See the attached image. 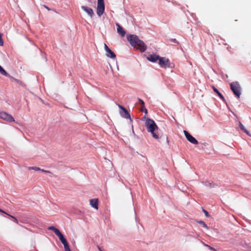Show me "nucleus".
Instances as JSON below:
<instances>
[{
    "label": "nucleus",
    "instance_id": "17",
    "mask_svg": "<svg viewBox=\"0 0 251 251\" xmlns=\"http://www.w3.org/2000/svg\"><path fill=\"white\" fill-rule=\"evenodd\" d=\"M160 67L162 68L166 69L167 68H172L174 66V64H159Z\"/></svg>",
    "mask_w": 251,
    "mask_h": 251
},
{
    "label": "nucleus",
    "instance_id": "11",
    "mask_svg": "<svg viewBox=\"0 0 251 251\" xmlns=\"http://www.w3.org/2000/svg\"><path fill=\"white\" fill-rule=\"evenodd\" d=\"M117 32L121 35L122 37H124L126 35V31L119 24L116 23Z\"/></svg>",
    "mask_w": 251,
    "mask_h": 251
},
{
    "label": "nucleus",
    "instance_id": "4",
    "mask_svg": "<svg viewBox=\"0 0 251 251\" xmlns=\"http://www.w3.org/2000/svg\"><path fill=\"white\" fill-rule=\"evenodd\" d=\"M230 89L234 94L239 98L241 95V87L238 81H234L230 84Z\"/></svg>",
    "mask_w": 251,
    "mask_h": 251
},
{
    "label": "nucleus",
    "instance_id": "18",
    "mask_svg": "<svg viewBox=\"0 0 251 251\" xmlns=\"http://www.w3.org/2000/svg\"><path fill=\"white\" fill-rule=\"evenodd\" d=\"M48 229L49 230L53 231L56 235L60 232L59 229H58L57 228H56L55 227H54L53 226H49L48 228Z\"/></svg>",
    "mask_w": 251,
    "mask_h": 251
},
{
    "label": "nucleus",
    "instance_id": "35",
    "mask_svg": "<svg viewBox=\"0 0 251 251\" xmlns=\"http://www.w3.org/2000/svg\"><path fill=\"white\" fill-rule=\"evenodd\" d=\"M44 6L48 10H50V9L46 5H44Z\"/></svg>",
    "mask_w": 251,
    "mask_h": 251
},
{
    "label": "nucleus",
    "instance_id": "33",
    "mask_svg": "<svg viewBox=\"0 0 251 251\" xmlns=\"http://www.w3.org/2000/svg\"><path fill=\"white\" fill-rule=\"evenodd\" d=\"M61 242L63 244V245L68 243L66 239V238L65 239H64L63 241H61Z\"/></svg>",
    "mask_w": 251,
    "mask_h": 251
},
{
    "label": "nucleus",
    "instance_id": "28",
    "mask_svg": "<svg viewBox=\"0 0 251 251\" xmlns=\"http://www.w3.org/2000/svg\"><path fill=\"white\" fill-rule=\"evenodd\" d=\"M141 110L143 112H144L146 114H147L148 112V111H147V109L145 107L144 105V107L143 106H142Z\"/></svg>",
    "mask_w": 251,
    "mask_h": 251
},
{
    "label": "nucleus",
    "instance_id": "7",
    "mask_svg": "<svg viewBox=\"0 0 251 251\" xmlns=\"http://www.w3.org/2000/svg\"><path fill=\"white\" fill-rule=\"evenodd\" d=\"M118 106L121 109V111H120V115L122 117L126 119H129L130 121H132L130 115L128 111L124 107L121 105H119Z\"/></svg>",
    "mask_w": 251,
    "mask_h": 251
},
{
    "label": "nucleus",
    "instance_id": "19",
    "mask_svg": "<svg viewBox=\"0 0 251 251\" xmlns=\"http://www.w3.org/2000/svg\"><path fill=\"white\" fill-rule=\"evenodd\" d=\"M0 73L6 76H10V75L4 70V69L0 66Z\"/></svg>",
    "mask_w": 251,
    "mask_h": 251
},
{
    "label": "nucleus",
    "instance_id": "15",
    "mask_svg": "<svg viewBox=\"0 0 251 251\" xmlns=\"http://www.w3.org/2000/svg\"><path fill=\"white\" fill-rule=\"evenodd\" d=\"M106 56L111 58H114L116 57V54L110 49L106 52Z\"/></svg>",
    "mask_w": 251,
    "mask_h": 251
},
{
    "label": "nucleus",
    "instance_id": "25",
    "mask_svg": "<svg viewBox=\"0 0 251 251\" xmlns=\"http://www.w3.org/2000/svg\"><path fill=\"white\" fill-rule=\"evenodd\" d=\"M3 45V41L2 39V34L0 33V46H2Z\"/></svg>",
    "mask_w": 251,
    "mask_h": 251
},
{
    "label": "nucleus",
    "instance_id": "36",
    "mask_svg": "<svg viewBox=\"0 0 251 251\" xmlns=\"http://www.w3.org/2000/svg\"><path fill=\"white\" fill-rule=\"evenodd\" d=\"M0 212H2V213H5L7 214V213L6 212H5L3 210H2V209H0Z\"/></svg>",
    "mask_w": 251,
    "mask_h": 251
},
{
    "label": "nucleus",
    "instance_id": "12",
    "mask_svg": "<svg viewBox=\"0 0 251 251\" xmlns=\"http://www.w3.org/2000/svg\"><path fill=\"white\" fill-rule=\"evenodd\" d=\"M90 204L92 207L98 209V200L97 199H93L90 200Z\"/></svg>",
    "mask_w": 251,
    "mask_h": 251
},
{
    "label": "nucleus",
    "instance_id": "1",
    "mask_svg": "<svg viewBox=\"0 0 251 251\" xmlns=\"http://www.w3.org/2000/svg\"><path fill=\"white\" fill-rule=\"evenodd\" d=\"M127 39L131 46L139 50L141 52H144L147 50V46L144 42L139 39L135 35H129L127 36Z\"/></svg>",
    "mask_w": 251,
    "mask_h": 251
},
{
    "label": "nucleus",
    "instance_id": "22",
    "mask_svg": "<svg viewBox=\"0 0 251 251\" xmlns=\"http://www.w3.org/2000/svg\"><path fill=\"white\" fill-rule=\"evenodd\" d=\"M197 222L201 224L203 227L206 228V229H208V227L205 224V223L202 221H197Z\"/></svg>",
    "mask_w": 251,
    "mask_h": 251
},
{
    "label": "nucleus",
    "instance_id": "27",
    "mask_svg": "<svg viewBox=\"0 0 251 251\" xmlns=\"http://www.w3.org/2000/svg\"><path fill=\"white\" fill-rule=\"evenodd\" d=\"M138 100L139 102L140 103V104L142 105V106L144 107V105H145V102H144V101L139 98L138 99Z\"/></svg>",
    "mask_w": 251,
    "mask_h": 251
},
{
    "label": "nucleus",
    "instance_id": "30",
    "mask_svg": "<svg viewBox=\"0 0 251 251\" xmlns=\"http://www.w3.org/2000/svg\"><path fill=\"white\" fill-rule=\"evenodd\" d=\"M204 245L206 247H207L210 250H212V251H215V249L207 245H206V244H204Z\"/></svg>",
    "mask_w": 251,
    "mask_h": 251
},
{
    "label": "nucleus",
    "instance_id": "24",
    "mask_svg": "<svg viewBox=\"0 0 251 251\" xmlns=\"http://www.w3.org/2000/svg\"><path fill=\"white\" fill-rule=\"evenodd\" d=\"M28 169L29 170H35L36 171H41V169L38 168V167H29L28 168Z\"/></svg>",
    "mask_w": 251,
    "mask_h": 251
},
{
    "label": "nucleus",
    "instance_id": "31",
    "mask_svg": "<svg viewBox=\"0 0 251 251\" xmlns=\"http://www.w3.org/2000/svg\"><path fill=\"white\" fill-rule=\"evenodd\" d=\"M10 217H11L13 219V221H14L15 223H17V224H18V220H17V219L15 217H13V216H10Z\"/></svg>",
    "mask_w": 251,
    "mask_h": 251
},
{
    "label": "nucleus",
    "instance_id": "20",
    "mask_svg": "<svg viewBox=\"0 0 251 251\" xmlns=\"http://www.w3.org/2000/svg\"><path fill=\"white\" fill-rule=\"evenodd\" d=\"M239 126L240 128V129L243 131L245 133L247 134H249V132L245 129L244 126L242 125V124L241 122H239Z\"/></svg>",
    "mask_w": 251,
    "mask_h": 251
},
{
    "label": "nucleus",
    "instance_id": "8",
    "mask_svg": "<svg viewBox=\"0 0 251 251\" xmlns=\"http://www.w3.org/2000/svg\"><path fill=\"white\" fill-rule=\"evenodd\" d=\"M0 118L8 122L15 121L14 118L8 113L0 111Z\"/></svg>",
    "mask_w": 251,
    "mask_h": 251
},
{
    "label": "nucleus",
    "instance_id": "32",
    "mask_svg": "<svg viewBox=\"0 0 251 251\" xmlns=\"http://www.w3.org/2000/svg\"><path fill=\"white\" fill-rule=\"evenodd\" d=\"M41 171L42 172H44V173H49V174H51L50 172V171H47V170H43V169H41Z\"/></svg>",
    "mask_w": 251,
    "mask_h": 251
},
{
    "label": "nucleus",
    "instance_id": "3",
    "mask_svg": "<svg viewBox=\"0 0 251 251\" xmlns=\"http://www.w3.org/2000/svg\"><path fill=\"white\" fill-rule=\"evenodd\" d=\"M145 124L148 131L151 133L153 138L158 139L159 138V135L158 132V127L154 121L148 118L146 120Z\"/></svg>",
    "mask_w": 251,
    "mask_h": 251
},
{
    "label": "nucleus",
    "instance_id": "37",
    "mask_svg": "<svg viewBox=\"0 0 251 251\" xmlns=\"http://www.w3.org/2000/svg\"><path fill=\"white\" fill-rule=\"evenodd\" d=\"M65 251H71L70 248L65 249Z\"/></svg>",
    "mask_w": 251,
    "mask_h": 251
},
{
    "label": "nucleus",
    "instance_id": "5",
    "mask_svg": "<svg viewBox=\"0 0 251 251\" xmlns=\"http://www.w3.org/2000/svg\"><path fill=\"white\" fill-rule=\"evenodd\" d=\"M147 59L149 61L154 62L159 60V63H169L170 60L166 57H160L156 54H150L147 57Z\"/></svg>",
    "mask_w": 251,
    "mask_h": 251
},
{
    "label": "nucleus",
    "instance_id": "26",
    "mask_svg": "<svg viewBox=\"0 0 251 251\" xmlns=\"http://www.w3.org/2000/svg\"><path fill=\"white\" fill-rule=\"evenodd\" d=\"M202 211H203V213H204L206 217H209L210 216L208 212L206 210H205L204 209H202Z\"/></svg>",
    "mask_w": 251,
    "mask_h": 251
},
{
    "label": "nucleus",
    "instance_id": "21",
    "mask_svg": "<svg viewBox=\"0 0 251 251\" xmlns=\"http://www.w3.org/2000/svg\"><path fill=\"white\" fill-rule=\"evenodd\" d=\"M204 185L206 186L210 187V188L214 187L215 186V184L211 183V182H208V181L205 182L204 183Z\"/></svg>",
    "mask_w": 251,
    "mask_h": 251
},
{
    "label": "nucleus",
    "instance_id": "9",
    "mask_svg": "<svg viewBox=\"0 0 251 251\" xmlns=\"http://www.w3.org/2000/svg\"><path fill=\"white\" fill-rule=\"evenodd\" d=\"M184 134L187 140L193 144L197 145L198 144V141L192 136L187 131L184 130Z\"/></svg>",
    "mask_w": 251,
    "mask_h": 251
},
{
    "label": "nucleus",
    "instance_id": "10",
    "mask_svg": "<svg viewBox=\"0 0 251 251\" xmlns=\"http://www.w3.org/2000/svg\"><path fill=\"white\" fill-rule=\"evenodd\" d=\"M81 8L82 10H83L85 12H86L88 15H89L91 17H93L94 15V11L93 9L91 8H89L86 6H81Z\"/></svg>",
    "mask_w": 251,
    "mask_h": 251
},
{
    "label": "nucleus",
    "instance_id": "34",
    "mask_svg": "<svg viewBox=\"0 0 251 251\" xmlns=\"http://www.w3.org/2000/svg\"><path fill=\"white\" fill-rule=\"evenodd\" d=\"M64 246L65 249H68L70 248L68 243H67V244L64 245Z\"/></svg>",
    "mask_w": 251,
    "mask_h": 251
},
{
    "label": "nucleus",
    "instance_id": "23",
    "mask_svg": "<svg viewBox=\"0 0 251 251\" xmlns=\"http://www.w3.org/2000/svg\"><path fill=\"white\" fill-rule=\"evenodd\" d=\"M56 235L59 238L60 241H63L65 238L64 237L63 235L60 232V231L56 234Z\"/></svg>",
    "mask_w": 251,
    "mask_h": 251
},
{
    "label": "nucleus",
    "instance_id": "6",
    "mask_svg": "<svg viewBox=\"0 0 251 251\" xmlns=\"http://www.w3.org/2000/svg\"><path fill=\"white\" fill-rule=\"evenodd\" d=\"M105 10L104 0H98L97 13L98 16H101Z\"/></svg>",
    "mask_w": 251,
    "mask_h": 251
},
{
    "label": "nucleus",
    "instance_id": "2",
    "mask_svg": "<svg viewBox=\"0 0 251 251\" xmlns=\"http://www.w3.org/2000/svg\"><path fill=\"white\" fill-rule=\"evenodd\" d=\"M127 39L131 46L139 50L141 52H144L147 50V46L144 42L139 39L135 35H129L127 36Z\"/></svg>",
    "mask_w": 251,
    "mask_h": 251
},
{
    "label": "nucleus",
    "instance_id": "13",
    "mask_svg": "<svg viewBox=\"0 0 251 251\" xmlns=\"http://www.w3.org/2000/svg\"><path fill=\"white\" fill-rule=\"evenodd\" d=\"M8 77L11 79V80L12 81L15 82L17 84H19L24 87H25V85L20 80L16 79L11 75H10V76Z\"/></svg>",
    "mask_w": 251,
    "mask_h": 251
},
{
    "label": "nucleus",
    "instance_id": "14",
    "mask_svg": "<svg viewBox=\"0 0 251 251\" xmlns=\"http://www.w3.org/2000/svg\"><path fill=\"white\" fill-rule=\"evenodd\" d=\"M108 65L113 73L119 71L118 64H108Z\"/></svg>",
    "mask_w": 251,
    "mask_h": 251
},
{
    "label": "nucleus",
    "instance_id": "16",
    "mask_svg": "<svg viewBox=\"0 0 251 251\" xmlns=\"http://www.w3.org/2000/svg\"><path fill=\"white\" fill-rule=\"evenodd\" d=\"M212 88H213V91L218 94V95L219 96V97L221 98V99L223 101H225V99L224 96L218 90V89L216 88H215L214 86H212Z\"/></svg>",
    "mask_w": 251,
    "mask_h": 251
},
{
    "label": "nucleus",
    "instance_id": "29",
    "mask_svg": "<svg viewBox=\"0 0 251 251\" xmlns=\"http://www.w3.org/2000/svg\"><path fill=\"white\" fill-rule=\"evenodd\" d=\"M104 49H105V50L106 51V52L110 50V49L108 48V47L105 44H104Z\"/></svg>",
    "mask_w": 251,
    "mask_h": 251
}]
</instances>
